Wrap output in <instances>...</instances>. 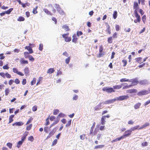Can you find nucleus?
Here are the masks:
<instances>
[{
    "instance_id": "obj_1",
    "label": "nucleus",
    "mask_w": 150,
    "mask_h": 150,
    "mask_svg": "<svg viewBox=\"0 0 150 150\" xmlns=\"http://www.w3.org/2000/svg\"><path fill=\"white\" fill-rule=\"evenodd\" d=\"M129 98V96L128 95L122 96L118 97L115 98L116 101H122L127 99Z\"/></svg>"
},
{
    "instance_id": "obj_2",
    "label": "nucleus",
    "mask_w": 150,
    "mask_h": 150,
    "mask_svg": "<svg viewBox=\"0 0 150 150\" xmlns=\"http://www.w3.org/2000/svg\"><path fill=\"white\" fill-rule=\"evenodd\" d=\"M132 132L131 131L130 129H129L127 131H125L123 135L122 136V139L125 138L129 136L131 134Z\"/></svg>"
},
{
    "instance_id": "obj_3",
    "label": "nucleus",
    "mask_w": 150,
    "mask_h": 150,
    "mask_svg": "<svg viewBox=\"0 0 150 150\" xmlns=\"http://www.w3.org/2000/svg\"><path fill=\"white\" fill-rule=\"evenodd\" d=\"M102 90L103 91H105L108 93H111L112 92H115V91L113 88L109 87H106L103 88Z\"/></svg>"
},
{
    "instance_id": "obj_4",
    "label": "nucleus",
    "mask_w": 150,
    "mask_h": 150,
    "mask_svg": "<svg viewBox=\"0 0 150 150\" xmlns=\"http://www.w3.org/2000/svg\"><path fill=\"white\" fill-rule=\"evenodd\" d=\"M150 91H149L144 90L139 92L137 93V95L139 96L145 95L149 94Z\"/></svg>"
},
{
    "instance_id": "obj_5",
    "label": "nucleus",
    "mask_w": 150,
    "mask_h": 150,
    "mask_svg": "<svg viewBox=\"0 0 150 150\" xmlns=\"http://www.w3.org/2000/svg\"><path fill=\"white\" fill-rule=\"evenodd\" d=\"M133 8L134 9V14H138V10L139 7L138 4L137 2H134V3Z\"/></svg>"
},
{
    "instance_id": "obj_6",
    "label": "nucleus",
    "mask_w": 150,
    "mask_h": 150,
    "mask_svg": "<svg viewBox=\"0 0 150 150\" xmlns=\"http://www.w3.org/2000/svg\"><path fill=\"white\" fill-rule=\"evenodd\" d=\"M104 104L103 102L100 103L99 104L95 106L94 108L95 111H97L102 108V106Z\"/></svg>"
},
{
    "instance_id": "obj_7",
    "label": "nucleus",
    "mask_w": 150,
    "mask_h": 150,
    "mask_svg": "<svg viewBox=\"0 0 150 150\" xmlns=\"http://www.w3.org/2000/svg\"><path fill=\"white\" fill-rule=\"evenodd\" d=\"M13 71L14 73H16L21 76H23L24 75V74L21 72L18 71V69L16 68H13Z\"/></svg>"
},
{
    "instance_id": "obj_8",
    "label": "nucleus",
    "mask_w": 150,
    "mask_h": 150,
    "mask_svg": "<svg viewBox=\"0 0 150 150\" xmlns=\"http://www.w3.org/2000/svg\"><path fill=\"white\" fill-rule=\"evenodd\" d=\"M115 101H116V99L115 98L113 99L107 100L103 102L104 104H107L112 103Z\"/></svg>"
},
{
    "instance_id": "obj_9",
    "label": "nucleus",
    "mask_w": 150,
    "mask_h": 150,
    "mask_svg": "<svg viewBox=\"0 0 150 150\" xmlns=\"http://www.w3.org/2000/svg\"><path fill=\"white\" fill-rule=\"evenodd\" d=\"M135 16L137 18L136 19H135L134 20V23H136L137 22H140V17L138 14H135Z\"/></svg>"
},
{
    "instance_id": "obj_10",
    "label": "nucleus",
    "mask_w": 150,
    "mask_h": 150,
    "mask_svg": "<svg viewBox=\"0 0 150 150\" xmlns=\"http://www.w3.org/2000/svg\"><path fill=\"white\" fill-rule=\"evenodd\" d=\"M24 71L26 76H29V69L28 67H25L24 69Z\"/></svg>"
},
{
    "instance_id": "obj_11",
    "label": "nucleus",
    "mask_w": 150,
    "mask_h": 150,
    "mask_svg": "<svg viewBox=\"0 0 150 150\" xmlns=\"http://www.w3.org/2000/svg\"><path fill=\"white\" fill-rule=\"evenodd\" d=\"M148 83V81L146 79L141 80L139 81V83L141 85H144Z\"/></svg>"
},
{
    "instance_id": "obj_12",
    "label": "nucleus",
    "mask_w": 150,
    "mask_h": 150,
    "mask_svg": "<svg viewBox=\"0 0 150 150\" xmlns=\"http://www.w3.org/2000/svg\"><path fill=\"white\" fill-rule=\"evenodd\" d=\"M25 49L29 51V53L30 54H31L33 52L32 48L30 46H26L25 47Z\"/></svg>"
},
{
    "instance_id": "obj_13",
    "label": "nucleus",
    "mask_w": 150,
    "mask_h": 150,
    "mask_svg": "<svg viewBox=\"0 0 150 150\" xmlns=\"http://www.w3.org/2000/svg\"><path fill=\"white\" fill-rule=\"evenodd\" d=\"M72 38L73 39L72 40V42L75 43H76L78 39L76 37V35L75 34H74L72 36Z\"/></svg>"
},
{
    "instance_id": "obj_14",
    "label": "nucleus",
    "mask_w": 150,
    "mask_h": 150,
    "mask_svg": "<svg viewBox=\"0 0 150 150\" xmlns=\"http://www.w3.org/2000/svg\"><path fill=\"white\" fill-rule=\"evenodd\" d=\"M57 127H56L54 128L50 132V133L49 134H50L51 136H52L55 133V132L57 130Z\"/></svg>"
},
{
    "instance_id": "obj_15",
    "label": "nucleus",
    "mask_w": 150,
    "mask_h": 150,
    "mask_svg": "<svg viewBox=\"0 0 150 150\" xmlns=\"http://www.w3.org/2000/svg\"><path fill=\"white\" fill-rule=\"evenodd\" d=\"M105 116H102L101 119L100 123L102 125H104L105 124Z\"/></svg>"
},
{
    "instance_id": "obj_16",
    "label": "nucleus",
    "mask_w": 150,
    "mask_h": 150,
    "mask_svg": "<svg viewBox=\"0 0 150 150\" xmlns=\"http://www.w3.org/2000/svg\"><path fill=\"white\" fill-rule=\"evenodd\" d=\"M138 83H139V81H138V78H136L134 79L132 85L133 86L136 85Z\"/></svg>"
},
{
    "instance_id": "obj_17",
    "label": "nucleus",
    "mask_w": 150,
    "mask_h": 150,
    "mask_svg": "<svg viewBox=\"0 0 150 150\" xmlns=\"http://www.w3.org/2000/svg\"><path fill=\"white\" fill-rule=\"evenodd\" d=\"M44 11L47 14L50 15L51 16L52 15V13H51L50 11H49L48 9L46 8H44L43 9Z\"/></svg>"
},
{
    "instance_id": "obj_18",
    "label": "nucleus",
    "mask_w": 150,
    "mask_h": 150,
    "mask_svg": "<svg viewBox=\"0 0 150 150\" xmlns=\"http://www.w3.org/2000/svg\"><path fill=\"white\" fill-rule=\"evenodd\" d=\"M59 121V120H56L50 126V127L49 128H48L49 130H50V128L51 127H52V126H53L54 125L56 124H57L58 122Z\"/></svg>"
},
{
    "instance_id": "obj_19",
    "label": "nucleus",
    "mask_w": 150,
    "mask_h": 150,
    "mask_svg": "<svg viewBox=\"0 0 150 150\" xmlns=\"http://www.w3.org/2000/svg\"><path fill=\"white\" fill-rule=\"evenodd\" d=\"M117 12L116 11H114L113 14V17L114 19H116L117 17Z\"/></svg>"
},
{
    "instance_id": "obj_20",
    "label": "nucleus",
    "mask_w": 150,
    "mask_h": 150,
    "mask_svg": "<svg viewBox=\"0 0 150 150\" xmlns=\"http://www.w3.org/2000/svg\"><path fill=\"white\" fill-rule=\"evenodd\" d=\"M105 146L104 145H100L96 146L94 148V149H101L103 148Z\"/></svg>"
},
{
    "instance_id": "obj_21",
    "label": "nucleus",
    "mask_w": 150,
    "mask_h": 150,
    "mask_svg": "<svg viewBox=\"0 0 150 150\" xmlns=\"http://www.w3.org/2000/svg\"><path fill=\"white\" fill-rule=\"evenodd\" d=\"M141 105V103H137L135 105H134V107L135 109H138L140 106Z\"/></svg>"
},
{
    "instance_id": "obj_22",
    "label": "nucleus",
    "mask_w": 150,
    "mask_h": 150,
    "mask_svg": "<svg viewBox=\"0 0 150 150\" xmlns=\"http://www.w3.org/2000/svg\"><path fill=\"white\" fill-rule=\"evenodd\" d=\"M122 139V137H118V138H117L113 140H112V141H111V142L112 143H113V142H116L117 141H120V140H121V139Z\"/></svg>"
},
{
    "instance_id": "obj_23",
    "label": "nucleus",
    "mask_w": 150,
    "mask_h": 150,
    "mask_svg": "<svg viewBox=\"0 0 150 150\" xmlns=\"http://www.w3.org/2000/svg\"><path fill=\"white\" fill-rule=\"evenodd\" d=\"M57 11L62 15H64V12L60 8L58 9Z\"/></svg>"
},
{
    "instance_id": "obj_24",
    "label": "nucleus",
    "mask_w": 150,
    "mask_h": 150,
    "mask_svg": "<svg viewBox=\"0 0 150 150\" xmlns=\"http://www.w3.org/2000/svg\"><path fill=\"white\" fill-rule=\"evenodd\" d=\"M14 115H10L9 117V122H8V123H10L11 122H12L13 120V118L14 117Z\"/></svg>"
},
{
    "instance_id": "obj_25",
    "label": "nucleus",
    "mask_w": 150,
    "mask_h": 150,
    "mask_svg": "<svg viewBox=\"0 0 150 150\" xmlns=\"http://www.w3.org/2000/svg\"><path fill=\"white\" fill-rule=\"evenodd\" d=\"M13 8H11L7 10V11H5V12L6 14H10L11 12L13 10Z\"/></svg>"
},
{
    "instance_id": "obj_26",
    "label": "nucleus",
    "mask_w": 150,
    "mask_h": 150,
    "mask_svg": "<svg viewBox=\"0 0 150 150\" xmlns=\"http://www.w3.org/2000/svg\"><path fill=\"white\" fill-rule=\"evenodd\" d=\"M137 92V90L136 89H132L128 91V92L130 93H136Z\"/></svg>"
},
{
    "instance_id": "obj_27",
    "label": "nucleus",
    "mask_w": 150,
    "mask_h": 150,
    "mask_svg": "<svg viewBox=\"0 0 150 150\" xmlns=\"http://www.w3.org/2000/svg\"><path fill=\"white\" fill-rule=\"evenodd\" d=\"M54 71V70L53 68H50L48 70L47 73L51 74Z\"/></svg>"
},
{
    "instance_id": "obj_28",
    "label": "nucleus",
    "mask_w": 150,
    "mask_h": 150,
    "mask_svg": "<svg viewBox=\"0 0 150 150\" xmlns=\"http://www.w3.org/2000/svg\"><path fill=\"white\" fill-rule=\"evenodd\" d=\"M24 124L22 122H16V126H21L22 125Z\"/></svg>"
},
{
    "instance_id": "obj_29",
    "label": "nucleus",
    "mask_w": 150,
    "mask_h": 150,
    "mask_svg": "<svg viewBox=\"0 0 150 150\" xmlns=\"http://www.w3.org/2000/svg\"><path fill=\"white\" fill-rule=\"evenodd\" d=\"M122 87V85H117L113 86V88L115 89H119Z\"/></svg>"
},
{
    "instance_id": "obj_30",
    "label": "nucleus",
    "mask_w": 150,
    "mask_h": 150,
    "mask_svg": "<svg viewBox=\"0 0 150 150\" xmlns=\"http://www.w3.org/2000/svg\"><path fill=\"white\" fill-rule=\"evenodd\" d=\"M95 125V122H94L92 125V127H91V129L90 131V134H92L93 133V128H94Z\"/></svg>"
},
{
    "instance_id": "obj_31",
    "label": "nucleus",
    "mask_w": 150,
    "mask_h": 150,
    "mask_svg": "<svg viewBox=\"0 0 150 150\" xmlns=\"http://www.w3.org/2000/svg\"><path fill=\"white\" fill-rule=\"evenodd\" d=\"M139 125L136 126H135L134 127H132L130 129L131 131H133L137 129H138V128L139 127Z\"/></svg>"
},
{
    "instance_id": "obj_32",
    "label": "nucleus",
    "mask_w": 150,
    "mask_h": 150,
    "mask_svg": "<svg viewBox=\"0 0 150 150\" xmlns=\"http://www.w3.org/2000/svg\"><path fill=\"white\" fill-rule=\"evenodd\" d=\"M30 53L28 52H25L24 53L25 57L26 58H28L30 56L28 55Z\"/></svg>"
},
{
    "instance_id": "obj_33",
    "label": "nucleus",
    "mask_w": 150,
    "mask_h": 150,
    "mask_svg": "<svg viewBox=\"0 0 150 150\" xmlns=\"http://www.w3.org/2000/svg\"><path fill=\"white\" fill-rule=\"evenodd\" d=\"M78 98V96L75 94H74V95L73 96V97L72 99L74 100H77Z\"/></svg>"
},
{
    "instance_id": "obj_34",
    "label": "nucleus",
    "mask_w": 150,
    "mask_h": 150,
    "mask_svg": "<svg viewBox=\"0 0 150 150\" xmlns=\"http://www.w3.org/2000/svg\"><path fill=\"white\" fill-rule=\"evenodd\" d=\"M62 28L66 30L67 31H69V26L67 25H63L62 26Z\"/></svg>"
},
{
    "instance_id": "obj_35",
    "label": "nucleus",
    "mask_w": 150,
    "mask_h": 150,
    "mask_svg": "<svg viewBox=\"0 0 150 150\" xmlns=\"http://www.w3.org/2000/svg\"><path fill=\"white\" fill-rule=\"evenodd\" d=\"M25 20V18L24 17L22 16H20L18 19L17 20L18 21H23Z\"/></svg>"
},
{
    "instance_id": "obj_36",
    "label": "nucleus",
    "mask_w": 150,
    "mask_h": 150,
    "mask_svg": "<svg viewBox=\"0 0 150 150\" xmlns=\"http://www.w3.org/2000/svg\"><path fill=\"white\" fill-rule=\"evenodd\" d=\"M71 37H67L65 39V41L66 42H69L71 40Z\"/></svg>"
},
{
    "instance_id": "obj_37",
    "label": "nucleus",
    "mask_w": 150,
    "mask_h": 150,
    "mask_svg": "<svg viewBox=\"0 0 150 150\" xmlns=\"http://www.w3.org/2000/svg\"><path fill=\"white\" fill-rule=\"evenodd\" d=\"M32 127V124H30L26 128V129L27 130L29 131L31 128Z\"/></svg>"
},
{
    "instance_id": "obj_38",
    "label": "nucleus",
    "mask_w": 150,
    "mask_h": 150,
    "mask_svg": "<svg viewBox=\"0 0 150 150\" xmlns=\"http://www.w3.org/2000/svg\"><path fill=\"white\" fill-rule=\"evenodd\" d=\"M65 114L62 113H60L58 115V116L57 117V118L58 117H64V116H65Z\"/></svg>"
},
{
    "instance_id": "obj_39",
    "label": "nucleus",
    "mask_w": 150,
    "mask_h": 150,
    "mask_svg": "<svg viewBox=\"0 0 150 150\" xmlns=\"http://www.w3.org/2000/svg\"><path fill=\"white\" fill-rule=\"evenodd\" d=\"M6 145L9 149H11L12 146V144L11 143L8 142L7 143Z\"/></svg>"
},
{
    "instance_id": "obj_40",
    "label": "nucleus",
    "mask_w": 150,
    "mask_h": 150,
    "mask_svg": "<svg viewBox=\"0 0 150 150\" xmlns=\"http://www.w3.org/2000/svg\"><path fill=\"white\" fill-rule=\"evenodd\" d=\"M59 111L58 109H55L53 112V114L54 115H56L59 113Z\"/></svg>"
},
{
    "instance_id": "obj_41",
    "label": "nucleus",
    "mask_w": 150,
    "mask_h": 150,
    "mask_svg": "<svg viewBox=\"0 0 150 150\" xmlns=\"http://www.w3.org/2000/svg\"><path fill=\"white\" fill-rule=\"evenodd\" d=\"M103 50V47L102 45H100L99 47V52H100V53L102 52Z\"/></svg>"
},
{
    "instance_id": "obj_42",
    "label": "nucleus",
    "mask_w": 150,
    "mask_h": 150,
    "mask_svg": "<svg viewBox=\"0 0 150 150\" xmlns=\"http://www.w3.org/2000/svg\"><path fill=\"white\" fill-rule=\"evenodd\" d=\"M28 140L32 142H33L34 140V138L33 136H31L28 138Z\"/></svg>"
},
{
    "instance_id": "obj_43",
    "label": "nucleus",
    "mask_w": 150,
    "mask_h": 150,
    "mask_svg": "<svg viewBox=\"0 0 150 150\" xmlns=\"http://www.w3.org/2000/svg\"><path fill=\"white\" fill-rule=\"evenodd\" d=\"M36 82V79L34 78L33 80L31 82V85H33Z\"/></svg>"
},
{
    "instance_id": "obj_44",
    "label": "nucleus",
    "mask_w": 150,
    "mask_h": 150,
    "mask_svg": "<svg viewBox=\"0 0 150 150\" xmlns=\"http://www.w3.org/2000/svg\"><path fill=\"white\" fill-rule=\"evenodd\" d=\"M108 43H111L112 42V38L111 37L108 38Z\"/></svg>"
},
{
    "instance_id": "obj_45",
    "label": "nucleus",
    "mask_w": 150,
    "mask_h": 150,
    "mask_svg": "<svg viewBox=\"0 0 150 150\" xmlns=\"http://www.w3.org/2000/svg\"><path fill=\"white\" fill-rule=\"evenodd\" d=\"M71 120L67 122V123L66 125V127H68L71 124Z\"/></svg>"
},
{
    "instance_id": "obj_46",
    "label": "nucleus",
    "mask_w": 150,
    "mask_h": 150,
    "mask_svg": "<svg viewBox=\"0 0 150 150\" xmlns=\"http://www.w3.org/2000/svg\"><path fill=\"white\" fill-rule=\"evenodd\" d=\"M129 80V79H125V78H123V79H121L120 80V81L121 82H124V81H128Z\"/></svg>"
},
{
    "instance_id": "obj_47",
    "label": "nucleus",
    "mask_w": 150,
    "mask_h": 150,
    "mask_svg": "<svg viewBox=\"0 0 150 150\" xmlns=\"http://www.w3.org/2000/svg\"><path fill=\"white\" fill-rule=\"evenodd\" d=\"M5 94L6 96H7L9 93V89L7 88L5 90Z\"/></svg>"
},
{
    "instance_id": "obj_48",
    "label": "nucleus",
    "mask_w": 150,
    "mask_h": 150,
    "mask_svg": "<svg viewBox=\"0 0 150 150\" xmlns=\"http://www.w3.org/2000/svg\"><path fill=\"white\" fill-rule=\"evenodd\" d=\"M49 116L48 117L46 120V122L45 124V125L46 126H47L50 124V122H49Z\"/></svg>"
},
{
    "instance_id": "obj_49",
    "label": "nucleus",
    "mask_w": 150,
    "mask_h": 150,
    "mask_svg": "<svg viewBox=\"0 0 150 150\" xmlns=\"http://www.w3.org/2000/svg\"><path fill=\"white\" fill-rule=\"evenodd\" d=\"M70 57H68L67 58L65 59V62L66 64H68L70 60Z\"/></svg>"
},
{
    "instance_id": "obj_50",
    "label": "nucleus",
    "mask_w": 150,
    "mask_h": 150,
    "mask_svg": "<svg viewBox=\"0 0 150 150\" xmlns=\"http://www.w3.org/2000/svg\"><path fill=\"white\" fill-rule=\"evenodd\" d=\"M82 34L83 33L81 31H78L77 32V35L78 37L82 35Z\"/></svg>"
},
{
    "instance_id": "obj_51",
    "label": "nucleus",
    "mask_w": 150,
    "mask_h": 150,
    "mask_svg": "<svg viewBox=\"0 0 150 150\" xmlns=\"http://www.w3.org/2000/svg\"><path fill=\"white\" fill-rule=\"evenodd\" d=\"M43 45L42 44H40L39 45V49L40 51L42 50L43 49Z\"/></svg>"
},
{
    "instance_id": "obj_52",
    "label": "nucleus",
    "mask_w": 150,
    "mask_h": 150,
    "mask_svg": "<svg viewBox=\"0 0 150 150\" xmlns=\"http://www.w3.org/2000/svg\"><path fill=\"white\" fill-rule=\"evenodd\" d=\"M107 24L106 25V28L107 29H106V31L108 32L109 30H110V27L109 25L107 24V23H106Z\"/></svg>"
},
{
    "instance_id": "obj_53",
    "label": "nucleus",
    "mask_w": 150,
    "mask_h": 150,
    "mask_svg": "<svg viewBox=\"0 0 150 150\" xmlns=\"http://www.w3.org/2000/svg\"><path fill=\"white\" fill-rule=\"evenodd\" d=\"M28 62L27 60H22L21 62V63L22 64H27Z\"/></svg>"
},
{
    "instance_id": "obj_54",
    "label": "nucleus",
    "mask_w": 150,
    "mask_h": 150,
    "mask_svg": "<svg viewBox=\"0 0 150 150\" xmlns=\"http://www.w3.org/2000/svg\"><path fill=\"white\" fill-rule=\"evenodd\" d=\"M37 110V106L35 105L32 108V110L34 111H36Z\"/></svg>"
},
{
    "instance_id": "obj_55",
    "label": "nucleus",
    "mask_w": 150,
    "mask_h": 150,
    "mask_svg": "<svg viewBox=\"0 0 150 150\" xmlns=\"http://www.w3.org/2000/svg\"><path fill=\"white\" fill-rule=\"evenodd\" d=\"M57 139H55L54 140L53 142H52V146H53L55 145L57 143Z\"/></svg>"
},
{
    "instance_id": "obj_56",
    "label": "nucleus",
    "mask_w": 150,
    "mask_h": 150,
    "mask_svg": "<svg viewBox=\"0 0 150 150\" xmlns=\"http://www.w3.org/2000/svg\"><path fill=\"white\" fill-rule=\"evenodd\" d=\"M49 127H44V131L46 133H48V130H49L48 128Z\"/></svg>"
},
{
    "instance_id": "obj_57",
    "label": "nucleus",
    "mask_w": 150,
    "mask_h": 150,
    "mask_svg": "<svg viewBox=\"0 0 150 150\" xmlns=\"http://www.w3.org/2000/svg\"><path fill=\"white\" fill-rule=\"evenodd\" d=\"M5 76L6 77L8 78H10L11 77V75L8 72H6L5 73Z\"/></svg>"
},
{
    "instance_id": "obj_58",
    "label": "nucleus",
    "mask_w": 150,
    "mask_h": 150,
    "mask_svg": "<svg viewBox=\"0 0 150 150\" xmlns=\"http://www.w3.org/2000/svg\"><path fill=\"white\" fill-rule=\"evenodd\" d=\"M28 58H29V60L33 62L34 60V59L30 55Z\"/></svg>"
},
{
    "instance_id": "obj_59",
    "label": "nucleus",
    "mask_w": 150,
    "mask_h": 150,
    "mask_svg": "<svg viewBox=\"0 0 150 150\" xmlns=\"http://www.w3.org/2000/svg\"><path fill=\"white\" fill-rule=\"evenodd\" d=\"M3 68L4 69H7L9 68V67L8 66V64H7L3 66Z\"/></svg>"
},
{
    "instance_id": "obj_60",
    "label": "nucleus",
    "mask_w": 150,
    "mask_h": 150,
    "mask_svg": "<svg viewBox=\"0 0 150 150\" xmlns=\"http://www.w3.org/2000/svg\"><path fill=\"white\" fill-rule=\"evenodd\" d=\"M33 119V118L32 117H30L29 119L27 121L26 125H28L31 122V120H32Z\"/></svg>"
},
{
    "instance_id": "obj_61",
    "label": "nucleus",
    "mask_w": 150,
    "mask_h": 150,
    "mask_svg": "<svg viewBox=\"0 0 150 150\" xmlns=\"http://www.w3.org/2000/svg\"><path fill=\"white\" fill-rule=\"evenodd\" d=\"M14 81L17 84H19L20 83V81L18 79H16Z\"/></svg>"
},
{
    "instance_id": "obj_62",
    "label": "nucleus",
    "mask_w": 150,
    "mask_h": 150,
    "mask_svg": "<svg viewBox=\"0 0 150 150\" xmlns=\"http://www.w3.org/2000/svg\"><path fill=\"white\" fill-rule=\"evenodd\" d=\"M85 137V135L84 134H83L82 135H81L80 136V138L81 140H83L84 139Z\"/></svg>"
},
{
    "instance_id": "obj_63",
    "label": "nucleus",
    "mask_w": 150,
    "mask_h": 150,
    "mask_svg": "<svg viewBox=\"0 0 150 150\" xmlns=\"http://www.w3.org/2000/svg\"><path fill=\"white\" fill-rule=\"evenodd\" d=\"M0 75L4 78H5V74H4L3 72H0Z\"/></svg>"
},
{
    "instance_id": "obj_64",
    "label": "nucleus",
    "mask_w": 150,
    "mask_h": 150,
    "mask_svg": "<svg viewBox=\"0 0 150 150\" xmlns=\"http://www.w3.org/2000/svg\"><path fill=\"white\" fill-rule=\"evenodd\" d=\"M116 30L117 31H118L120 30V26L119 25H115Z\"/></svg>"
}]
</instances>
